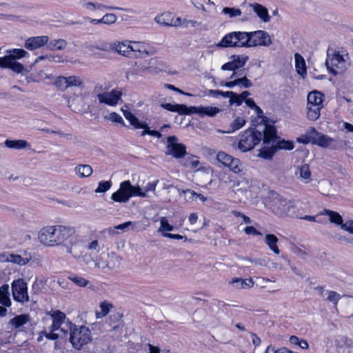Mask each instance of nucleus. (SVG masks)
<instances>
[{
	"label": "nucleus",
	"instance_id": "obj_20",
	"mask_svg": "<svg viewBox=\"0 0 353 353\" xmlns=\"http://www.w3.org/2000/svg\"><path fill=\"white\" fill-rule=\"evenodd\" d=\"M48 36L32 37L26 40L24 46L29 50H34L48 43Z\"/></svg>",
	"mask_w": 353,
	"mask_h": 353
},
{
	"label": "nucleus",
	"instance_id": "obj_36",
	"mask_svg": "<svg viewBox=\"0 0 353 353\" xmlns=\"http://www.w3.org/2000/svg\"><path fill=\"white\" fill-rule=\"evenodd\" d=\"M323 107L318 106L316 105H311L307 103V117L310 121H316L317 120L321 115V110Z\"/></svg>",
	"mask_w": 353,
	"mask_h": 353
},
{
	"label": "nucleus",
	"instance_id": "obj_49",
	"mask_svg": "<svg viewBox=\"0 0 353 353\" xmlns=\"http://www.w3.org/2000/svg\"><path fill=\"white\" fill-rule=\"evenodd\" d=\"M104 118L105 120L111 121L113 123L121 124L123 126L125 125L122 117L116 112H111L109 114L105 116Z\"/></svg>",
	"mask_w": 353,
	"mask_h": 353
},
{
	"label": "nucleus",
	"instance_id": "obj_48",
	"mask_svg": "<svg viewBox=\"0 0 353 353\" xmlns=\"http://www.w3.org/2000/svg\"><path fill=\"white\" fill-rule=\"evenodd\" d=\"M274 145H275V148H276V150H281V149L290 150L294 148L293 142L289 141H285V140L276 141Z\"/></svg>",
	"mask_w": 353,
	"mask_h": 353
},
{
	"label": "nucleus",
	"instance_id": "obj_35",
	"mask_svg": "<svg viewBox=\"0 0 353 353\" xmlns=\"http://www.w3.org/2000/svg\"><path fill=\"white\" fill-rule=\"evenodd\" d=\"M9 285L7 284L3 285L0 287V304L10 307L11 305V301L10 299Z\"/></svg>",
	"mask_w": 353,
	"mask_h": 353
},
{
	"label": "nucleus",
	"instance_id": "obj_22",
	"mask_svg": "<svg viewBox=\"0 0 353 353\" xmlns=\"http://www.w3.org/2000/svg\"><path fill=\"white\" fill-rule=\"evenodd\" d=\"M148 44L141 41H131V57H132L133 52H138L139 57H143L149 55Z\"/></svg>",
	"mask_w": 353,
	"mask_h": 353
},
{
	"label": "nucleus",
	"instance_id": "obj_15",
	"mask_svg": "<svg viewBox=\"0 0 353 353\" xmlns=\"http://www.w3.org/2000/svg\"><path fill=\"white\" fill-rule=\"evenodd\" d=\"M138 72H148V73H157L161 70L163 66V62L157 57H153L149 60H145L139 63Z\"/></svg>",
	"mask_w": 353,
	"mask_h": 353
},
{
	"label": "nucleus",
	"instance_id": "obj_10",
	"mask_svg": "<svg viewBox=\"0 0 353 353\" xmlns=\"http://www.w3.org/2000/svg\"><path fill=\"white\" fill-rule=\"evenodd\" d=\"M248 32H232L226 34L216 44L218 48L247 47Z\"/></svg>",
	"mask_w": 353,
	"mask_h": 353
},
{
	"label": "nucleus",
	"instance_id": "obj_29",
	"mask_svg": "<svg viewBox=\"0 0 353 353\" xmlns=\"http://www.w3.org/2000/svg\"><path fill=\"white\" fill-rule=\"evenodd\" d=\"M332 182L327 179H323L318 182V191L325 196H330L332 193Z\"/></svg>",
	"mask_w": 353,
	"mask_h": 353
},
{
	"label": "nucleus",
	"instance_id": "obj_45",
	"mask_svg": "<svg viewBox=\"0 0 353 353\" xmlns=\"http://www.w3.org/2000/svg\"><path fill=\"white\" fill-rule=\"evenodd\" d=\"M95 9H97V10H119L125 11L130 14H134L135 12V11L132 9L119 8V7H114V6H106L103 3H97V6H95Z\"/></svg>",
	"mask_w": 353,
	"mask_h": 353
},
{
	"label": "nucleus",
	"instance_id": "obj_24",
	"mask_svg": "<svg viewBox=\"0 0 353 353\" xmlns=\"http://www.w3.org/2000/svg\"><path fill=\"white\" fill-rule=\"evenodd\" d=\"M123 315L119 312H114L109 316L107 324L111 327L108 331L119 330L123 325Z\"/></svg>",
	"mask_w": 353,
	"mask_h": 353
},
{
	"label": "nucleus",
	"instance_id": "obj_13",
	"mask_svg": "<svg viewBox=\"0 0 353 353\" xmlns=\"http://www.w3.org/2000/svg\"><path fill=\"white\" fill-rule=\"evenodd\" d=\"M176 136H170L167 138L166 155H171L176 159H181L186 154V147L183 143H177Z\"/></svg>",
	"mask_w": 353,
	"mask_h": 353
},
{
	"label": "nucleus",
	"instance_id": "obj_1",
	"mask_svg": "<svg viewBox=\"0 0 353 353\" xmlns=\"http://www.w3.org/2000/svg\"><path fill=\"white\" fill-rule=\"evenodd\" d=\"M76 232L73 227L55 225L43 228L39 232V242L46 246L54 247L62 245Z\"/></svg>",
	"mask_w": 353,
	"mask_h": 353
},
{
	"label": "nucleus",
	"instance_id": "obj_58",
	"mask_svg": "<svg viewBox=\"0 0 353 353\" xmlns=\"http://www.w3.org/2000/svg\"><path fill=\"white\" fill-rule=\"evenodd\" d=\"M160 223H161V225L159 228V232L173 230V229H174L173 226L171 225L170 224H169V223L165 217H161Z\"/></svg>",
	"mask_w": 353,
	"mask_h": 353
},
{
	"label": "nucleus",
	"instance_id": "obj_50",
	"mask_svg": "<svg viewBox=\"0 0 353 353\" xmlns=\"http://www.w3.org/2000/svg\"><path fill=\"white\" fill-rule=\"evenodd\" d=\"M111 307H112V305L108 302L103 301V302L101 303V304H100L101 312H96L97 317L100 318V317L107 315Z\"/></svg>",
	"mask_w": 353,
	"mask_h": 353
},
{
	"label": "nucleus",
	"instance_id": "obj_34",
	"mask_svg": "<svg viewBox=\"0 0 353 353\" xmlns=\"http://www.w3.org/2000/svg\"><path fill=\"white\" fill-rule=\"evenodd\" d=\"M295 59V68L297 73L304 77V76L307 73V69L305 65V61L303 57L299 54L296 53L294 54Z\"/></svg>",
	"mask_w": 353,
	"mask_h": 353
},
{
	"label": "nucleus",
	"instance_id": "obj_30",
	"mask_svg": "<svg viewBox=\"0 0 353 353\" xmlns=\"http://www.w3.org/2000/svg\"><path fill=\"white\" fill-rule=\"evenodd\" d=\"M30 320V319L28 314H20L11 319L8 322V325L15 329L20 328L21 327L26 324L28 322H29Z\"/></svg>",
	"mask_w": 353,
	"mask_h": 353
},
{
	"label": "nucleus",
	"instance_id": "obj_28",
	"mask_svg": "<svg viewBox=\"0 0 353 353\" xmlns=\"http://www.w3.org/2000/svg\"><path fill=\"white\" fill-rule=\"evenodd\" d=\"M236 289H247L254 286V282L252 279H243L241 278H236L229 282Z\"/></svg>",
	"mask_w": 353,
	"mask_h": 353
},
{
	"label": "nucleus",
	"instance_id": "obj_39",
	"mask_svg": "<svg viewBox=\"0 0 353 353\" xmlns=\"http://www.w3.org/2000/svg\"><path fill=\"white\" fill-rule=\"evenodd\" d=\"M5 145L11 149L20 150L30 146L29 143L25 140H6Z\"/></svg>",
	"mask_w": 353,
	"mask_h": 353
},
{
	"label": "nucleus",
	"instance_id": "obj_26",
	"mask_svg": "<svg viewBox=\"0 0 353 353\" xmlns=\"http://www.w3.org/2000/svg\"><path fill=\"white\" fill-rule=\"evenodd\" d=\"M125 118L128 120L132 125L136 129L147 128L148 124L145 122H140L139 120L129 110L122 109Z\"/></svg>",
	"mask_w": 353,
	"mask_h": 353
},
{
	"label": "nucleus",
	"instance_id": "obj_57",
	"mask_svg": "<svg viewBox=\"0 0 353 353\" xmlns=\"http://www.w3.org/2000/svg\"><path fill=\"white\" fill-rule=\"evenodd\" d=\"M222 12L225 14L229 15L230 17H234L241 14V10L239 8H224L222 10Z\"/></svg>",
	"mask_w": 353,
	"mask_h": 353
},
{
	"label": "nucleus",
	"instance_id": "obj_23",
	"mask_svg": "<svg viewBox=\"0 0 353 353\" xmlns=\"http://www.w3.org/2000/svg\"><path fill=\"white\" fill-rule=\"evenodd\" d=\"M276 130L274 126L272 125H267L263 130V134H262V140L263 141V143L268 144L272 142V144L274 145L276 142Z\"/></svg>",
	"mask_w": 353,
	"mask_h": 353
},
{
	"label": "nucleus",
	"instance_id": "obj_56",
	"mask_svg": "<svg viewBox=\"0 0 353 353\" xmlns=\"http://www.w3.org/2000/svg\"><path fill=\"white\" fill-rule=\"evenodd\" d=\"M232 57L234 59L232 61L235 63L236 70L243 68L248 59V57L246 56L238 55L233 56Z\"/></svg>",
	"mask_w": 353,
	"mask_h": 353
},
{
	"label": "nucleus",
	"instance_id": "obj_18",
	"mask_svg": "<svg viewBox=\"0 0 353 353\" xmlns=\"http://www.w3.org/2000/svg\"><path fill=\"white\" fill-rule=\"evenodd\" d=\"M220 112V109L213 106H190L188 107L189 115L196 114L201 117L205 116L214 117Z\"/></svg>",
	"mask_w": 353,
	"mask_h": 353
},
{
	"label": "nucleus",
	"instance_id": "obj_61",
	"mask_svg": "<svg viewBox=\"0 0 353 353\" xmlns=\"http://www.w3.org/2000/svg\"><path fill=\"white\" fill-rule=\"evenodd\" d=\"M235 63H233L232 61H229L225 64H223L222 66H221V69L223 70H232L233 71V73L232 74V76L230 77V79H232L233 77H234L236 76V74H237V72H236V66H235Z\"/></svg>",
	"mask_w": 353,
	"mask_h": 353
},
{
	"label": "nucleus",
	"instance_id": "obj_52",
	"mask_svg": "<svg viewBox=\"0 0 353 353\" xmlns=\"http://www.w3.org/2000/svg\"><path fill=\"white\" fill-rule=\"evenodd\" d=\"M112 182L110 181H102L99 183L97 188L94 190L96 193H103L110 189Z\"/></svg>",
	"mask_w": 353,
	"mask_h": 353
},
{
	"label": "nucleus",
	"instance_id": "obj_8",
	"mask_svg": "<svg viewBox=\"0 0 353 353\" xmlns=\"http://www.w3.org/2000/svg\"><path fill=\"white\" fill-rule=\"evenodd\" d=\"M69 340L75 349L80 350L92 341L91 331L84 325H70Z\"/></svg>",
	"mask_w": 353,
	"mask_h": 353
},
{
	"label": "nucleus",
	"instance_id": "obj_38",
	"mask_svg": "<svg viewBox=\"0 0 353 353\" xmlns=\"http://www.w3.org/2000/svg\"><path fill=\"white\" fill-rule=\"evenodd\" d=\"M321 214L329 216L330 221L341 227L343 220L342 216L336 212L330 210H324Z\"/></svg>",
	"mask_w": 353,
	"mask_h": 353
},
{
	"label": "nucleus",
	"instance_id": "obj_32",
	"mask_svg": "<svg viewBox=\"0 0 353 353\" xmlns=\"http://www.w3.org/2000/svg\"><path fill=\"white\" fill-rule=\"evenodd\" d=\"M264 241L268 246L269 249L272 250L274 254H279L280 250L277 246L279 239L272 234H268L265 236Z\"/></svg>",
	"mask_w": 353,
	"mask_h": 353
},
{
	"label": "nucleus",
	"instance_id": "obj_27",
	"mask_svg": "<svg viewBox=\"0 0 353 353\" xmlns=\"http://www.w3.org/2000/svg\"><path fill=\"white\" fill-rule=\"evenodd\" d=\"M250 7L252 8L254 12L263 22H268L270 20L268 9L263 6L255 3L250 4Z\"/></svg>",
	"mask_w": 353,
	"mask_h": 353
},
{
	"label": "nucleus",
	"instance_id": "obj_60",
	"mask_svg": "<svg viewBox=\"0 0 353 353\" xmlns=\"http://www.w3.org/2000/svg\"><path fill=\"white\" fill-rule=\"evenodd\" d=\"M327 294V300L336 305L341 299V295L335 291H329Z\"/></svg>",
	"mask_w": 353,
	"mask_h": 353
},
{
	"label": "nucleus",
	"instance_id": "obj_42",
	"mask_svg": "<svg viewBox=\"0 0 353 353\" xmlns=\"http://www.w3.org/2000/svg\"><path fill=\"white\" fill-rule=\"evenodd\" d=\"M276 151L275 145L272 144L270 148L264 147L261 148L258 156L265 159H271Z\"/></svg>",
	"mask_w": 353,
	"mask_h": 353
},
{
	"label": "nucleus",
	"instance_id": "obj_46",
	"mask_svg": "<svg viewBox=\"0 0 353 353\" xmlns=\"http://www.w3.org/2000/svg\"><path fill=\"white\" fill-rule=\"evenodd\" d=\"M233 157L226 154L224 152H219L216 155V159L219 163H221L225 167L230 165V161H232Z\"/></svg>",
	"mask_w": 353,
	"mask_h": 353
},
{
	"label": "nucleus",
	"instance_id": "obj_47",
	"mask_svg": "<svg viewBox=\"0 0 353 353\" xmlns=\"http://www.w3.org/2000/svg\"><path fill=\"white\" fill-rule=\"evenodd\" d=\"M235 81L236 86H239L240 88H250L253 85L252 81L245 76L235 79Z\"/></svg>",
	"mask_w": 353,
	"mask_h": 353
},
{
	"label": "nucleus",
	"instance_id": "obj_5",
	"mask_svg": "<svg viewBox=\"0 0 353 353\" xmlns=\"http://www.w3.org/2000/svg\"><path fill=\"white\" fill-rule=\"evenodd\" d=\"M8 54L0 57V68H9L16 73H22L23 71L29 72L17 60L28 55V52L23 49L14 48L7 50Z\"/></svg>",
	"mask_w": 353,
	"mask_h": 353
},
{
	"label": "nucleus",
	"instance_id": "obj_17",
	"mask_svg": "<svg viewBox=\"0 0 353 353\" xmlns=\"http://www.w3.org/2000/svg\"><path fill=\"white\" fill-rule=\"evenodd\" d=\"M32 259V256L27 252H23V254H3L0 255V261L11 262L19 265H24Z\"/></svg>",
	"mask_w": 353,
	"mask_h": 353
},
{
	"label": "nucleus",
	"instance_id": "obj_40",
	"mask_svg": "<svg viewBox=\"0 0 353 353\" xmlns=\"http://www.w3.org/2000/svg\"><path fill=\"white\" fill-rule=\"evenodd\" d=\"M46 44L48 49L50 50H61L65 49L67 46L66 41L62 39L51 40L49 43L48 42V43Z\"/></svg>",
	"mask_w": 353,
	"mask_h": 353
},
{
	"label": "nucleus",
	"instance_id": "obj_62",
	"mask_svg": "<svg viewBox=\"0 0 353 353\" xmlns=\"http://www.w3.org/2000/svg\"><path fill=\"white\" fill-rule=\"evenodd\" d=\"M86 248L90 251H97L99 254V243L97 239L91 241L86 245Z\"/></svg>",
	"mask_w": 353,
	"mask_h": 353
},
{
	"label": "nucleus",
	"instance_id": "obj_53",
	"mask_svg": "<svg viewBox=\"0 0 353 353\" xmlns=\"http://www.w3.org/2000/svg\"><path fill=\"white\" fill-rule=\"evenodd\" d=\"M47 74L44 72V71L41 70L39 72L31 74L30 76L27 77L28 82L34 81L39 82V81L46 78Z\"/></svg>",
	"mask_w": 353,
	"mask_h": 353
},
{
	"label": "nucleus",
	"instance_id": "obj_51",
	"mask_svg": "<svg viewBox=\"0 0 353 353\" xmlns=\"http://www.w3.org/2000/svg\"><path fill=\"white\" fill-rule=\"evenodd\" d=\"M68 83L69 87H82L83 85V82L82 79L77 76H70L68 77Z\"/></svg>",
	"mask_w": 353,
	"mask_h": 353
},
{
	"label": "nucleus",
	"instance_id": "obj_21",
	"mask_svg": "<svg viewBox=\"0 0 353 353\" xmlns=\"http://www.w3.org/2000/svg\"><path fill=\"white\" fill-rule=\"evenodd\" d=\"M295 176L305 183H310L312 180V174L309 165L307 164L299 165L295 171Z\"/></svg>",
	"mask_w": 353,
	"mask_h": 353
},
{
	"label": "nucleus",
	"instance_id": "obj_11",
	"mask_svg": "<svg viewBox=\"0 0 353 353\" xmlns=\"http://www.w3.org/2000/svg\"><path fill=\"white\" fill-rule=\"evenodd\" d=\"M248 40L247 47H254L256 46H269L272 44V40L269 34L263 30H257L248 32Z\"/></svg>",
	"mask_w": 353,
	"mask_h": 353
},
{
	"label": "nucleus",
	"instance_id": "obj_3",
	"mask_svg": "<svg viewBox=\"0 0 353 353\" xmlns=\"http://www.w3.org/2000/svg\"><path fill=\"white\" fill-rule=\"evenodd\" d=\"M157 182L148 183L145 188V192H143L139 186L132 185L130 181H123L120 183L119 190L112 194L111 199L115 202L126 203L132 196L146 197L147 192L155 190Z\"/></svg>",
	"mask_w": 353,
	"mask_h": 353
},
{
	"label": "nucleus",
	"instance_id": "obj_7",
	"mask_svg": "<svg viewBox=\"0 0 353 353\" xmlns=\"http://www.w3.org/2000/svg\"><path fill=\"white\" fill-rule=\"evenodd\" d=\"M83 260L86 264H90L92 262L94 263L95 268L100 269L108 268L112 270L120 265L121 259L114 252H101L99 254L92 256L90 259H88L87 256H83Z\"/></svg>",
	"mask_w": 353,
	"mask_h": 353
},
{
	"label": "nucleus",
	"instance_id": "obj_41",
	"mask_svg": "<svg viewBox=\"0 0 353 353\" xmlns=\"http://www.w3.org/2000/svg\"><path fill=\"white\" fill-rule=\"evenodd\" d=\"M172 18L171 14L169 12H164L159 15H157L154 21L159 25L163 26H171L172 22H171Z\"/></svg>",
	"mask_w": 353,
	"mask_h": 353
},
{
	"label": "nucleus",
	"instance_id": "obj_44",
	"mask_svg": "<svg viewBox=\"0 0 353 353\" xmlns=\"http://www.w3.org/2000/svg\"><path fill=\"white\" fill-rule=\"evenodd\" d=\"M68 279L81 288L85 287L90 283V281L85 279L84 277L74 274L70 275L68 276Z\"/></svg>",
	"mask_w": 353,
	"mask_h": 353
},
{
	"label": "nucleus",
	"instance_id": "obj_64",
	"mask_svg": "<svg viewBox=\"0 0 353 353\" xmlns=\"http://www.w3.org/2000/svg\"><path fill=\"white\" fill-rule=\"evenodd\" d=\"M341 229L348 232L350 234H353V221H347L345 223H342Z\"/></svg>",
	"mask_w": 353,
	"mask_h": 353
},
{
	"label": "nucleus",
	"instance_id": "obj_63",
	"mask_svg": "<svg viewBox=\"0 0 353 353\" xmlns=\"http://www.w3.org/2000/svg\"><path fill=\"white\" fill-rule=\"evenodd\" d=\"M245 103L249 108H250L251 109H254L257 114L263 113L262 110L258 105H256L255 102L252 99H246Z\"/></svg>",
	"mask_w": 353,
	"mask_h": 353
},
{
	"label": "nucleus",
	"instance_id": "obj_12",
	"mask_svg": "<svg viewBox=\"0 0 353 353\" xmlns=\"http://www.w3.org/2000/svg\"><path fill=\"white\" fill-rule=\"evenodd\" d=\"M232 191L240 202H245L252 197L251 185L248 180L243 179L235 182L232 185Z\"/></svg>",
	"mask_w": 353,
	"mask_h": 353
},
{
	"label": "nucleus",
	"instance_id": "obj_33",
	"mask_svg": "<svg viewBox=\"0 0 353 353\" xmlns=\"http://www.w3.org/2000/svg\"><path fill=\"white\" fill-rule=\"evenodd\" d=\"M323 94L321 92L316 90L310 92L307 95V104L323 107Z\"/></svg>",
	"mask_w": 353,
	"mask_h": 353
},
{
	"label": "nucleus",
	"instance_id": "obj_37",
	"mask_svg": "<svg viewBox=\"0 0 353 353\" xmlns=\"http://www.w3.org/2000/svg\"><path fill=\"white\" fill-rule=\"evenodd\" d=\"M74 172L81 178H85L91 176L93 172L92 168L88 164H79L74 168Z\"/></svg>",
	"mask_w": 353,
	"mask_h": 353
},
{
	"label": "nucleus",
	"instance_id": "obj_59",
	"mask_svg": "<svg viewBox=\"0 0 353 353\" xmlns=\"http://www.w3.org/2000/svg\"><path fill=\"white\" fill-rule=\"evenodd\" d=\"M117 15L113 13H107L102 17L103 24L111 25L117 21Z\"/></svg>",
	"mask_w": 353,
	"mask_h": 353
},
{
	"label": "nucleus",
	"instance_id": "obj_54",
	"mask_svg": "<svg viewBox=\"0 0 353 353\" xmlns=\"http://www.w3.org/2000/svg\"><path fill=\"white\" fill-rule=\"evenodd\" d=\"M68 77L60 76L55 81L56 86L61 90H65L68 88Z\"/></svg>",
	"mask_w": 353,
	"mask_h": 353
},
{
	"label": "nucleus",
	"instance_id": "obj_43",
	"mask_svg": "<svg viewBox=\"0 0 353 353\" xmlns=\"http://www.w3.org/2000/svg\"><path fill=\"white\" fill-rule=\"evenodd\" d=\"M230 162L231 163H230V165L227 166L230 171L233 172L235 174H239L243 172V166L239 159L234 157L232 161H231Z\"/></svg>",
	"mask_w": 353,
	"mask_h": 353
},
{
	"label": "nucleus",
	"instance_id": "obj_55",
	"mask_svg": "<svg viewBox=\"0 0 353 353\" xmlns=\"http://www.w3.org/2000/svg\"><path fill=\"white\" fill-rule=\"evenodd\" d=\"M245 123V120L241 117H236L233 122L230 125V128H232L231 132H234L241 128H242ZM227 132H230V131H228Z\"/></svg>",
	"mask_w": 353,
	"mask_h": 353
},
{
	"label": "nucleus",
	"instance_id": "obj_6",
	"mask_svg": "<svg viewBox=\"0 0 353 353\" xmlns=\"http://www.w3.org/2000/svg\"><path fill=\"white\" fill-rule=\"evenodd\" d=\"M53 321L49 328V332H46V336L52 340H55L59 337L65 336L68 330L70 329V323H67L65 320V314L60 311H55L52 315Z\"/></svg>",
	"mask_w": 353,
	"mask_h": 353
},
{
	"label": "nucleus",
	"instance_id": "obj_19",
	"mask_svg": "<svg viewBox=\"0 0 353 353\" xmlns=\"http://www.w3.org/2000/svg\"><path fill=\"white\" fill-rule=\"evenodd\" d=\"M311 134H313L312 143L322 148L330 147L334 142V139L327 135L319 132L315 128H311Z\"/></svg>",
	"mask_w": 353,
	"mask_h": 353
},
{
	"label": "nucleus",
	"instance_id": "obj_25",
	"mask_svg": "<svg viewBox=\"0 0 353 353\" xmlns=\"http://www.w3.org/2000/svg\"><path fill=\"white\" fill-rule=\"evenodd\" d=\"M131 41L125 40L114 44V49L121 55L131 57Z\"/></svg>",
	"mask_w": 353,
	"mask_h": 353
},
{
	"label": "nucleus",
	"instance_id": "obj_9",
	"mask_svg": "<svg viewBox=\"0 0 353 353\" xmlns=\"http://www.w3.org/2000/svg\"><path fill=\"white\" fill-rule=\"evenodd\" d=\"M262 140V133L255 128L242 132L237 142V148L243 152L252 150Z\"/></svg>",
	"mask_w": 353,
	"mask_h": 353
},
{
	"label": "nucleus",
	"instance_id": "obj_14",
	"mask_svg": "<svg viewBox=\"0 0 353 353\" xmlns=\"http://www.w3.org/2000/svg\"><path fill=\"white\" fill-rule=\"evenodd\" d=\"M12 291L14 299L20 303L29 301L27 283L23 279H17L12 283Z\"/></svg>",
	"mask_w": 353,
	"mask_h": 353
},
{
	"label": "nucleus",
	"instance_id": "obj_16",
	"mask_svg": "<svg viewBox=\"0 0 353 353\" xmlns=\"http://www.w3.org/2000/svg\"><path fill=\"white\" fill-rule=\"evenodd\" d=\"M122 92L118 90L113 89L110 92H105L97 95L100 103L114 106L121 99Z\"/></svg>",
	"mask_w": 353,
	"mask_h": 353
},
{
	"label": "nucleus",
	"instance_id": "obj_2",
	"mask_svg": "<svg viewBox=\"0 0 353 353\" xmlns=\"http://www.w3.org/2000/svg\"><path fill=\"white\" fill-rule=\"evenodd\" d=\"M265 207L278 216H297L295 209L296 202L287 199L274 191H270L263 199Z\"/></svg>",
	"mask_w": 353,
	"mask_h": 353
},
{
	"label": "nucleus",
	"instance_id": "obj_4",
	"mask_svg": "<svg viewBox=\"0 0 353 353\" xmlns=\"http://www.w3.org/2000/svg\"><path fill=\"white\" fill-rule=\"evenodd\" d=\"M345 56L347 58L334 49H327L325 65L330 73L336 76L343 74L347 70L350 62L347 61V54Z\"/></svg>",
	"mask_w": 353,
	"mask_h": 353
},
{
	"label": "nucleus",
	"instance_id": "obj_31",
	"mask_svg": "<svg viewBox=\"0 0 353 353\" xmlns=\"http://www.w3.org/2000/svg\"><path fill=\"white\" fill-rule=\"evenodd\" d=\"M161 106L171 112H176L180 114L189 115L188 107L184 104H172V103H163Z\"/></svg>",
	"mask_w": 353,
	"mask_h": 353
}]
</instances>
